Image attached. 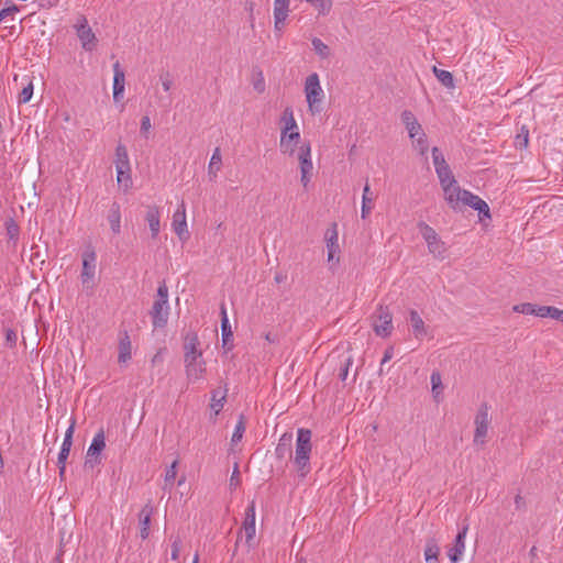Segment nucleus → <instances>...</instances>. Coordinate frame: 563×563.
Masks as SVG:
<instances>
[{
  "instance_id": "f257e3e1",
  "label": "nucleus",
  "mask_w": 563,
  "mask_h": 563,
  "mask_svg": "<svg viewBox=\"0 0 563 563\" xmlns=\"http://www.w3.org/2000/svg\"><path fill=\"white\" fill-rule=\"evenodd\" d=\"M199 344L197 333L188 331L184 338V362L190 383L201 379L206 373V362L202 360V351L198 349Z\"/></svg>"
},
{
  "instance_id": "f03ea898",
  "label": "nucleus",
  "mask_w": 563,
  "mask_h": 563,
  "mask_svg": "<svg viewBox=\"0 0 563 563\" xmlns=\"http://www.w3.org/2000/svg\"><path fill=\"white\" fill-rule=\"evenodd\" d=\"M311 437L312 433L309 429L300 428L297 430L294 465L301 477H305L311 471Z\"/></svg>"
},
{
  "instance_id": "7ed1b4c3",
  "label": "nucleus",
  "mask_w": 563,
  "mask_h": 563,
  "mask_svg": "<svg viewBox=\"0 0 563 563\" xmlns=\"http://www.w3.org/2000/svg\"><path fill=\"white\" fill-rule=\"evenodd\" d=\"M305 92L310 111L312 113L320 112L321 108L319 104L323 97V90L321 89L318 74L313 73L307 77Z\"/></svg>"
},
{
  "instance_id": "20e7f679",
  "label": "nucleus",
  "mask_w": 563,
  "mask_h": 563,
  "mask_svg": "<svg viewBox=\"0 0 563 563\" xmlns=\"http://www.w3.org/2000/svg\"><path fill=\"white\" fill-rule=\"evenodd\" d=\"M373 330L377 336L387 338L393 332V314L388 307L379 306L372 317Z\"/></svg>"
},
{
  "instance_id": "39448f33",
  "label": "nucleus",
  "mask_w": 563,
  "mask_h": 563,
  "mask_svg": "<svg viewBox=\"0 0 563 563\" xmlns=\"http://www.w3.org/2000/svg\"><path fill=\"white\" fill-rule=\"evenodd\" d=\"M418 228L421 236L427 242L429 252L437 257H443L445 246L435 230L423 221L418 223Z\"/></svg>"
},
{
  "instance_id": "423d86ee",
  "label": "nucleus",
  "mask_w": 563,
  "mask_h": 563,
  "mask_svg": "<svg viewBox=\"0 0 563 563\" xmlns=\"http://www.w3.org/2000/svg\"><path fill=\"white\" fill-rule=\"evenodd\" d=\"M75 29L82 48L87 52H91L96 46L97 38L85 15L78 16Z\"/></svg>"
},
{
  "instance_id": "0eeeda50",
  "label": "nucleus",
  "mask_w": 563,
  "mask_h": 563,
  "mask_svg": "<svg viewBox=\"0 0 563 563\" xmlns=\"http://www.w3.org/2000/svg\"><path fill=\"white\" fill-rule=\"evenodd\" d=\"M488 405L486 402L482 404L478 408L477 415L475 417V433H474V442L476 444H483L485 442V437L487 435L488 426H489V416H488Z\"/></svg>"
},
{
  "instance_id": "6e6552de",
  "label": "nucleus",
  "mask_w": 563,
  "mask_h": 563,
  "mask_svg": "<svg viewBox=\"0 0 563 563\" xmlns=\"http://www.w3.org/2000/svg\"><path fill=\"white\" fill-rule=\"evenodd\" d=\"M298 159L300 164V173H301V184L303 187H307V185L310 181L311 172L313 168L312 162H311V146L310 143H303L299 147L298 152Z\"/></svg>"
},
{
  "instance_id": "1a4fd4ad",
  "label": "nucleus",
  "mask_w": 563,
  "mask_h": 563,
  "mask_svg": "<svg viewBox=\"0 0 563 563\" xmlns=\"http://www.w3.org/2000/svg\"><path fill=\"white\" fill-rule=\"evenodd\" d=\"M462 195L463 208L465 206H468L474 210L478 211V217L481 221H483L484 219H490L489 206L487 205L486 201H484L481 197L474 195L468 190H466V192H463Z\"/></svg>"
},
{
  "instance_id": "9d476101",
  "label": "nucleus",
  "mask_w": 563,
  "mask_h": 563,
  "mask_svg": "<svg viewBox=\"0 0 563 563\" xmlns=\"http://www.w3.org/2000/svg\"><path fill=\"white\" fill-rule=\"evenodd\" d=\"M104 448H106L104 432H103V430H100L99 432L96 433L90 446L88 448L85 466L93 467V463H99L100 459L98 456Z\"/></svg>"
},
{
  "instance_id": "9b49d317",
  "label": "nucleus",
  "mask_w": 563,
  "mask_h": 563,
  "mask_svg": "<svg viewBox=\"0 0 563 563\" xmlns=\"http://www.w3.org/2000/svg\"><path fill=\"white\" fill-rule=\"evenodd\" d=\"M96 253L93 250L86 251L82 255L81 283L85 287L91 288L90 282L96 273Z\"/></svg>"
},
{
  "instance_id": "f8f14e48",
  "label": "nucleus",
  "mask_w": 563,
  "mask_h": 563,
  "mask_svg": "<svg viewBox=\"0 0 563 563\" xmlns=\"http://www.w3.org/2000/svg\"><path fill=\"white\" fill-rule=\"evenodd\" d=\"M255 531H256L255 526L242 525L241 531L238 533L236 542H235V545H234V549H233V552L231 555L230 563H246L244 558H240L238 554L239 544L242 539V532H244L245 544L247 547V552H249L250 549L253 548V545H254L253 541H254V537H255Z\"/></svg>"
},
{
  "instance_id": "ddd939ff",
  "label": "nucleus",
  "mask_w": 563,
  "mask_h": 563,
  "mask_svg": "<svg viewBox=\"0 0 563 563\" xmlns=\"http://www.w3.org/2000/svg\"><path fill=\"white\" fill-rule=\"evenodd\" d=\"M300 142V133L297 130H290L289 132L282 131L280 133V152L292 156L296 152V147Z\"/></svg>"
},
{
  "instance_id": "4468645a",
  "label": "nucleus",
  "mask_w": 563,
  "mask_h": 563,
  "mask_svg": "<svg viewBox=\"0 0 563 563\" xmlns=\"http://www.w3.org/2000/svg\"><path fill=\"white\" fill-rule=\"evenodd\" d=\"M168 303L155 300L150 311L154 328H164L168 321Z\"/></svg>"
},
{
  "instance_id": "2eb2a0df",
  "label": "nucleus",
  "mask_w": 563,
  "mask_h": 563,
  "mask_svg": "<svg viewBox=\"0 0 563 563\" xmlns=\"http://www.w3.org/2000/svg\"><path fill=\"white\" fill-rule=\"evenodd\" d=\"M221 313V334H222V347L227 351H231L233 349V331L231 329L227 308L224 302L221 303L220 307Z\"/></svg>"
},
{
  "instance_id": "dca6fc26",
  "label": "nucleus",
  "mask_w": 563,
  "mask_h": 563,
  "mask_svg": "<svg viewBox=\"0 0 563 563\" xmlns=\"http://www.w3.org/2000/svg\"><path fill=\"white\" fill-rule=\"evenodd\" d=\"M468 527L464 526L456 534L454 544L449 549L448 555L452 563H457L461 560V556L465 549V538L467 533Z\"/></svg>"
},
{
  "instance_id": "f3484780",
  "label": "nucleus",
  "mask_w": 563,
  "mask_h": 563,
  "mask_svg": "<svg viewBox=\"0 0 563 563\" xmlns=\"http://www.w3.org/2000/svg\"><path fill=\"white\" fill-rule=\"evenodd\" d=\"M463 192H466V189H462L459 185L444 188V199L454 211L463 210Z\"/></svg>"
},
{
  "instance_id": "a211bd4d",
  "label": "nucleus",
  "mask_w": 563,
  "mask_h": 563,
  "mask_svg": "<svg viewBox=\"0 0 563 563\" xmlns=\"http://www.w3.org/2000/svg\"><path fill=\"white\" fill-rule=\"evenodd\" d=\"M292 434L284 433L275 449V455L278 460L292 459Z\"/></svg>"
},
{
  "instance_id": "6ab92c4d",
  "label": "nucleus",
  "mask_w": 563,
  "mask_h": 563,
  "mask_svg": "<svg viewBox=\"0 0 563 563\" xmlns=\"http://www.w3.org/2000/svg\"><path fill=\"white\" fill-rule=\"evenodd\" d=\"M154 512L153 506L147 503L139 514L140 537L145 540L150 536L151 518Z\"/></svg>"
},
{
  "instance_id": "aec40b11",
  "label": "nucleus",
  "mask_w": 563,
  "mask_h": 563,
  "mask_svg": "<svg viewBox=\"0 0 563 563\" xmlns=\"http://www.w3.org/2000/svg\"><path fill=\"white\" fill-rule=\"evenodd\" d=\"M118 350V362L120 364L126 363L129 360H131L132 343L128 331L120 332Z\"/></svg>"
},
{
  "instance_id": "412c9836",
  "label": "nucleus",
  "mask_w": 563,
  "mask_h": 563,
  "mask_svg": "<svg viewBox=\"0 0 563 563\" xmlns=\"http://www.w3.org/2000/svg\"><path fill=\"white\" fill-rule=\"evenodd\" d=\"M161 213L156 206H148L145 214V220L148 223L152 239H156L161 229Z\"/></svg>"
},
{
  "instance_id": "4be33fe9",
  "label": "nucleus",
  "mask_w": 563,
  "mask_h": 563,
  "mask_svg": "<svg viewBox=\"0 0 563 563\" xmlns=\"http://www.w3.org/2000/svg\"><path fill=\"white\" fill-rule=\"evenodd\" d=\"M401 122L408 130V134L411 140H413L421 131H423L421 124L418 122L415 114L410 110H404L401 112Z\"/></svg>"
},
{
  "instance_id": "5701e85b",
  "label": "nucleus",
  "mask_w": 563,
  "mask_h": 563,
  "mask_svg": "<svg viewBox=\"0 0 563 563\" xmlns=\"http://www.w3.org/2000/svg\"><path fill=\"white\" fill-rule=\"evenodd\" d=\"M107 220L110 224L111 231L113 234H120L121 233V207L120 205L114 201L110 206V209L108 211Z\"/></svg>"
},
{
  "instance_id": "b1692460",
  "label": "nucleus",
  "mask_w": 563,
  "mask_h": 563,
  "mask_svg": "<svg viewBox=\"0 0 563 563\" xmlns=\"http://www.w3.org/2000/svg\"><path fill=\"white\" fill-rule=\"evenodd\" d=\"M113 73V98L117 100L124 91V71L119 62L114 63Z\"/></svg>"
},
{
  "instance_id": "393cba45",
  "label": "nucleus",
  "mask_w": 563,
  "mask_h": 563,
  "mask_svg": "<svg viewBox=\"0 0 563 563\" xmlns=\"http://www.w3.org/2000/svg\"><path fill=\"white\" fill-rule=\"evenodd\" d=\"M180 208H181V211L177 210L174 214L173 228H174L175 233L180 239H183L185 233L188 234L184 202L180 205Z\"/></svg>"
},
{
  "instance_id": "a878e982",
  "label": "nucleus",
  "mask_w": 563,
  "mask_h": 563,
  "mask_svg": "<svg viewBox=\"0 0 563 563\" xmlns=\"http://www.w3.org/2000/svg\"><path fill=\"white\" fill-rule=\"evenodd\" d=\"M409 321L412 327V332L417 339H422L427 335V327L420 314L416 310L409 311Z\"/></svg>"
},
{
  "instance_id": "bb28decb",
  "label": "nucleus",
  "mask_w": 563,
  "mask_h": 563,
  "mask_svg": "<svg viewBox=\"0 0 563 563\" xmlns=\"http://www.w3.org/2000/svg\"><path fill=\"white\" fill-rule=\"evenodd\" d=\"M115 168H125L130 169V159L125 145L119 143L115 148V159H114Z\"/></svg>"
},
{
  "instance_id": "cd10ccee",
  "label": "nucleus",
  "mask_w": 563,
  "mask_h": 563,
  "mask_svg": "<svg viewBox=\"0 0 563 563\" xmlns=\"http://www.w3.org/2000/svg\"><path fill=\"white\" fill-rule=\"evenodd\" d=\"M221 166H222L221 152H220L219 147H216L212 153L209 166H208V175L210 177V180H213L217 178V174L221 169Z\"/></svg>"
},
{
  "instance_id": "c85d7f7f",
  "label": "nucleus",
  "mask_w": 563,
  "mask_h": 563,
  "mask_svg": "<svg viewBox=\"0 0 563 563\" xmlns=\"http://www.w3.org/2000/svg\"><path fill=\"white\" fill-rule=\"evenodd\" d=\"M371 189L368 183L365 184L364 190H363V197H362V208H361V216L363 219L367 218V216L371 213L373 209V197L371 196Z\"/></svg>"
},
{
  "instance_id": "c756f323",
  "label": "nucleus",
  "mask_w": 563,
  "mask_h": 563,
  "mask_svg": "<svg viewBox=\"0 0 563 563\" xmlns=\"http://www.w3.org/2000/svg\"><path fill=\"white\" fill-rule=\"evenodd\" d=\"M282 122L284 123V126L282 128V131L289 132L290 130H297L298 125L294 118V111L290 107H287L282 115Z\"/></svg>"
},
{
  "instance_id": "7c9ffc66",
  "label": "nucleus",
  "mask_w": 563,
  "mask_h": 563,
  "mask_svg": "<svg viewBox=\"0 0 563 563\" xmlns=\"http://www.w3.org/2000/svg\"><path fill=\"white\" fill-rule=\"evenodd\" d=\"M433 74L437 79L446 88H454V78L453 75L444 69H440L438 67H433Z\"/></svg>"
},
{
  "instance_id": "2f4dec72",
  "label": "nucleus",
  "mask_w": 563,
  "mask_h": 563,
  "mask_svg": "<svg viewBox=\"0 0 563 563\" xmlns=\"http://www.w3.org/2000/svg\"><path fill=\"white\" fill-rule=\"evenodd\" d=\"M225 397H227V389L223 393H221L218 389H214L212 391V397H211L212 402H211L210 407L212 410H214V416L219 415V412L223 408Z\"/></svg>"
},
{
  "instance_id": "473e14b6",
  "label": "nucleus",
  "mask_w": 563,
  "mask_h": 563,
  "mask_svg": "<svg viewBox=\"0 0 563 563\" xmlns=\"http://www.w3.org/2000/svg\"><path fill=\"white\" fill-rule=\"evenodd\" d=\"M440 554V548L434 540H428L424 549V559L427 562H438Z\"/></svg>"
},
{
  "instance_id": "72a5a7b5",
  "label": "nucleus",
  "mask_w": 563,
  "mask_h": 563,
  "mask_svg": "<svg viewBox=\"0 0 563 563\" xmlns=\"http://www.w3.org/2000/svg\"><path fill=\"white\" fill-rule=\"evenodd\" d=\"M413 147L419 151L421 155H426L429 148L428 145V139L424 133V131H421L415 139H413Z\"/></svg>"
},
{
  "instance_id": "f704fd0d",
  "label": "nucleus",
  "mask_w": 563,
  "mask_h": 563,
  "mask_svg": "<svg viewBox=\"0 0 563 563\" xmlns=\"http://www.w3.org/2000/svg\"><path fill=\"white\" fill-rule=\"evenodd\" d=\"M117 169V181L120 185H124L125 189L132 186L131 168H115Z\"/></svg>"
},
{
  "instance_id": "c9c22d12",
  "label": "nucleus",
  "mask_w": 563,
  "mask_h": 563,
  "mask_svg": "<svg viewBox=\"0 0 563 563\" xmlns=\"http://www.w3.org/2000/svg\"><path fill=\"white\" fill-rule=\"evenodd\" d=\"M244 432H245V419H244V416L241 415L239 418V421L235 426L234 432L232 434L231 442L233 444L239 443L242 440Z\"/></svg>"
},
{
  "instance_id": "e433bc0d",
  "label": "nucleus",
  "mask_w": 563,
  "mask_h": 563,
  "mask_svg": "<svg viewBox=\"0 0 563 563\" xmlns=\"http://www.w3.org/2000/svg\"><path fill=\"white\" fill-rule=\"evenodd\" d=\"M311 44L313 46L314 52L321 58H328L330 56L329 46L327 44H324L320 38H318V37L312 38Z\"/></svg>"
},
{
  "instance_id": "4c0bfd02",
  "label": "nucleus",
  "mask_w": 563,
  "mask_h": 563,
  "mask_svg": "<svg viewBox=\"0 0 563 563\" xmlns=\"http://www.w3.org/2000/svg\"><path fill=\"white\" fill-rule=\"evenodd\" d=\"M7 235L10 240H16L19 236V225L14 222V220L10 219L5 222Z\"/></svg>"
},
{
  "instance_id": "58836bf2",
  "label": "nucleus",
  "mask_w": 563,
  "mask_h": 563,
  "mask_svg": "<svg viewBox=\"0 0 563 563\" xmlns=\"http://www.w3.org/2000/svg\"><path fill=\"white\" fill-rule=\"evenodd\" d=\"M33 84L32 81L29 82L26 87L22 89V91L19 95V103H26L31 100L33 96Z\"/></svg>"
},
{
  "instance_id": "ea45409f",
  "label": "nucleus",
  "mask_w": 563,
  "mask_h": 563,
  "mask_svg": "<svg viewBox=\"0 0 563 563\" xmlns=\"http://www.w3.org/2000/svg\"><path fill=\"white\" fill-rule=\"evenodd\" d=\"M177 464H178V461H174L172 463V465L166 470V474H165V485H173L174 484V481L176 478V474H177Z\"/></svg>"
},
{
  "instance_id": "a19ab883",
  "label": "nucleus",
  "mask_w": 563,
  "mask_h": 563,
  "mask_svg": "<svg viewBox=\"0 0 563 563\" xmlns=\"http://www.w3.org/2000/svg\"><path fill=\"white\" fill-rule=\"evenodd\" d=\"M311 5H313L320 14H327L330 12L331 10V7H332V1L331 0H316L314 3H312Z\"/></svg>"
},
{
  "instance_id": "79ce46f5",
  "label": "nucleus",
  "mask_w": 563,
  "mask_h": 563,
  "mask_svg": "<svg viewBox=\"0 0 563 563\" xmlns=\"http://www.w3.org/2000/svg\"><path fill=\"white\" fill-rule=\"evenodd\" d=\"M243 525L245 526H255V505L254 501H252L246 510H245V518Z\"/></svg>"
},
{
  "instance_id": "37998d69",
  "label": "nucleus",
  "mask_w": 563,
  "mask_h": 563,
  "mask_svg": "<svg viewBox=\"0 0 563 563\" xmlns=\"http://www.w3.org/2000/svg\"><path fill=\"white\" fill-rule=\"evenodd\" d=\"M432 159H433L434 168L448 165L443 154L437 146H434L432 148Z\"/></svg>"
},
{
  "instance_id": "c03bdc74",
  "label": "nucleus",
  "mask_w": 563,
  "mask_h": 563,
  "mask_svg": "<svg viewBox=\"0 0 563 563\" xmlns=\"http://www.w3.org/2000/svg\"><path fill=\"white\" fill-rule=\"evenodd\" d=\"M324 239L327 243H338V229L336 223H332L330 228L327 229L324 233Z\"/></svg>"
},
{
  "instance_id": "a18cd8bd",
  "label": "nucleus",
  "mask_w": 563,
  "mask_h": 563,
  "mask_svg": "<svg viewBox=\"0 0 563 563\" xmlns=\"http://www.w3.org/2000/svg\"><path fill=\"white\" fill-rule=\"evenodd\" d=\"M514 310L517 312L523 313V314H533L534 316L536 305L530 303V302L520 303V305L515 306Z\"/></svg>"
},
{
  "instance_id": "49530a36",
  "label": "nucleus",
  "mask_w": 563,
  "mask_h": 563,
  "mask_svg": "<svg viewBox=\"0 0 563 563\" xmlns=\"http://www.w3.org/2000/svg\"><path fill=\"white\" fill-rule=\"evenodd\" d=\"M163 303H168V287L165 283H162L157 288V298L155 299Z\"/></svg>"
},
{
  "instance_id": "de8ad7c7",
  "label": "nucleus",
  "mask_w": 563,
  "mask_h": 563,
  "mask_svg": "<svg viewBox=\"0 0 563 563\" xmlns=\"http://www.w3.org/2000/svg\"><path fill=\"white\" fill-rule=\"evenodd\" d=\"M274 12L287 13L289 12V0H275Z\"/></svg>"
},
{
  "instance_id": "09e8293b",
  "label": "nucleus",
  "mask_w": 563,
  "mask_h": 563,
  "mask_svg": "<svg viewBox=\"0 0 563 563\" xmlns=\"http://www.w3.org/2000/svg\"><path fill=\"white\" fill-rule=\"evenodd\" d=\"M328 249V261L333 262L334 260L338 262L339 258H335V254L340 252V247L338 243H327Z\"/></svg>"
},
{
  "instance_id": "8fccbe9b",
  "label": "nucleus",
  "mask_w": 563,
  "mask_h": 563,
  "mask_svg": "<svg viewBox=\"0 0 563 563\" xmlns=\"http://www.w3.org/2000/svg\"><path fill=\"white\" fill-rule=\"evenodd\" d=\"M287 16V13L274 12V26L276 30L280 31L284 27Z\"/></svg>"
},
{
  "instance_id": "3c124183",
  "label": "nucleus",
  "mask_w": 563,
  "mask_h": 563,
  "mask_svg": "<svg viewBox=\"0 0 563 563\" xmlns=\"http://www.w3.org/2000/svg\"><path fill=\"white\" fill-rule=\"evenodd\" d=\"M180 547H181V540L179 537H177L172 543V552H170L172 560H174V561L178 560L179 553H180Z\"/></svg>"
},
{
  "instance_id": "603ef678",
  "label": "nucleus",
  "mask_w": 563,
  "mask_h": 563,
  "mask_svg": "<svg viewBox=\"0 0 563 563\" xmlns=\"http://www.w3.org/2000/svg\"><path fill=\"white\" fill-rule=\"evenodd\" d=\"M253 87H254V89L257 92H260V93L264 92V90H265V80H264L262 71L257 73V77L253 81Z\"/></svg>"
},
{
  "instance_id": "864d4df0",
  "label": "nucleus",
  "mask_w": 563,
  "mask_h": 563,
  "mask_svg": "<svg viewBox=\"0 0 563 563\" xmlns=\"http://www.w3.org/2000/svg\"><path fill=\"white\" fill-rule=\"evenodd\" d=\"M240 483H241V477H240L239 464L235 463L231 478H230V486L235 488L240 485Z\"/></svg>"
},
{
  "instance_id": "5fc2aeb1",
  "label": "nucleus",
  "mask_w": 563,
  "mask_h": 563,
  "mask_svg": "<svg viewBox=\"0 0 563 563\" xmlns=\"http://www.w3.org/2000/svg\"><path fill=\"white\" fill-rule=\"evenodd\" d=\"M18 335L14 330L7 329L5 330V342L10 347H13L16 344Z\"/></svg>"
},
{
  "instance_id": "6e6d98bb",
  "label": "nucleus",
  "mask_w": 563,
  "mask_h": 563,
  "mask_svg": "<svg viewBox=\"0 0 563 563\" xmlns=\"http://www.w3.org/2000/svg\"><path fill=\"white\" fill-rule=\"evenodd\" d=\"M352 365V358L349 357L345 360L343 366L340 368L339 378L341 380H345L349 374V368Z\"/></svg>"
},
{
  "instance_id": "4d7b16f0",
  "label": "nucleus",
  "mask_w": 563,
  "mask_h": 563,
  "mask_svg": "<svg viewBox=\"0 0 563 563\" xmlns=\"http://www.w3.org/2000/svg\"><path fill=\"white\" fill-rule=\"evenodd\" d=\"M439 180H440V184H441V187L443 190H444V188H451V187L457 185L453 175L448 176V178L446 177L439 178Z\"/></svg>"
},
{
  "instance_id": "13d9d810",
  "label": "nucleus",
  "mask_w": 563,
  "mask_h": 563,
  "mask_svg": "<svg viewBox=\"0 0 563 563\" xmlns=\"http://www.w3.org/2000/svg\"><path fill=\"white\" fill-rule=\"evenodd\" d=\"M16 11H18V7L15 4H12L11 7L3 8L0 11V21L5 20L9 15H12Z\"/></svg>"
},
{
  "instance_id": "bf43d9fd",
  "label": "nucleus",
  "mask_w": 563,
  "mask_h": 563,
  "mask_svg": "<svg viewBox=\"0 0 563 563\" xmlns=\"http://www.w3.org/2000/svg\"><path fill=\"white\" fill-rule=\"evenodd\" d=\"M162 86L165 91H169L173 85L169 73L161 75Z\"/></svg>"
},
{
  "instance_id": "052dcab7",
  "label": "nucleus",
  "mask_w": 563,
  "mask_h": 563,
  "mask_svg": "<svg viewBox=\"0 0 563 563\" xmlns=\"http://www.w3.org/2000/svg\"><path fill=\"white\" fill-rule=\"evenodd\" d=\"M435 173L439 178H442V177L448 178V176H452V172H451V168L449 165H444V166L435 168Z\"/></svg>"
},
{
  "instance_id": "680f3d73",
  "label": "nucleus",
  "mask_w": 563,
  "mask_h": 563,
  "mask_svg": "<svg viewBox=\"0 0 563 563\" xmlns=\"http://www.w3.org/2000/svg\"><path fill=\"white\" fill-rule=\"evenodd\" d=\"M394 356V347L393 346H388L385 352H384V356L382 358V362H380V368L384 366L385 363H387L388 361H390Z\"/></svg>"
},
{
  "instance_id": "e2e57ef3",
  "label": "nucleus",
  "mask_w": 563,
  "mask_h": 563,
  "mask_svg": "<svg viewBox=\"0 0 563 563\" xmlns=\"http://www.w3.org/2000/svg\"><path fill=\"white\" fill-rule=\"evenodd\" d=\"M431 384H432V388L433 390H435L439 386H441V376H440V373L438 372H433L431 374Z\"/></svg>"
},
{
  "instance_id": "0e129e2a",
  "label": "nucleus",
  "mask_w": 563,
  "mask_h": 563,
  "mask_svg": "<svg viewBox=\"0 0 563 563\" xmlns=\"http://www.w3.org/2000/svg\"><path fill=\"white\" fill-rule=\"evenodd\" d=\"M151 129V119L148 115H144L141 120V132H148Z\"/></svg>"
},
{
  "instance_id": "69168bd1",
  "label": "nucleus",
  "mask_w": 563,
  "mask_h": 563,
  "mask_svg": "<svg viewBox=\"0 0 563 563\" xmlns=\"http://www.w3.org/2000/svg\"><path fill=\"white\" fill-rule=\"evenodd\" d=\"M547 307L548 306H537L536 305V311H534V316L537 317H541V318H545L548 317V311H547Z\"/></svg>"
},
{
  "instance_id": "338daca9",
  "label": "nucleus",
  "mask_w": 563,
  "mask_h": 563,
  "mask_svg": "<svg viewBox=\"0 0 563 563\" xmlns=\"http://www.w3.org/2000/svg\"><path fill=\"white\" fill-rule=\"evenodd\" d=\"M69 451L60 450L57 457V464H66Z\"/></svg>"
},
{
  "instance_id": "774afa93",
  "label": "nucleus",
  "mask_w": 563,
  "mask_h": 563,
  "mask_svg": "<svg viewBox=\"0 0 563 563\" xmlns=\"http://www.w3.org/2000/svg\"><path fill=\"white\" fill-rule=\"evenodd\" d=\"M547 311L549 312L548 317L556 320L558 314L560 313L561 309H559L556 307L549 306V307H547Z\"/></svg>"
}]
</instances>
